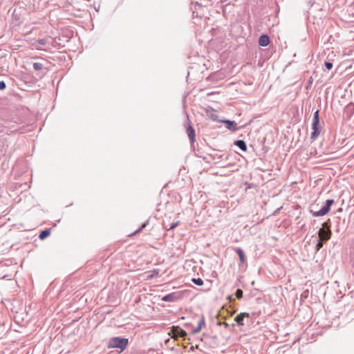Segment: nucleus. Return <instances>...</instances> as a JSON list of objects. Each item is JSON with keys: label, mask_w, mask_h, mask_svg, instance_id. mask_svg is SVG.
Masks as SVG:
<instances>
[{"label": "nucleus", "mask_w": 354, "mask_h": 354, "mask_svg": "<svg viewBox=\"0 0 354 354\" xmlns=\"http://www.w3.org/2000/svg\"><path fill=\"white\" fill-rule=\"evenodd\" d=\"M332 235L330 230V220L325 221L322 224V227L318 231V239L328 241Z\"/></svg>", "instance_id": "1"}, {"label": "nucleus", "mask_w": 354, "mask_h": 354, "mask_svg": "<svg viewBox=\"0 0 354 354\" xmlns=\"http://www.w3.org/2000/svg\"><path fill=\"white\" fill-rule=\"evenodd\" d=\"M128 342V339L124 337H113L109 342V347L120 348L122 351L126 348Z\"/></svg>", "instance_id": "2"}, {"label": "nucleus", "mask_w": 354, "mask_h": 354, "mask_svg": "<svg viewBox=\"0 0 354 354\" xmlns=\"http://www.w3.org/2000/svg\"><path fill=\"white\" fill-rule=\"evenodd\" d=\"M333 203V199H328L326 201L324 205L319 211L313 212L310 210V212L316 217L324 216L329 212L330 207Z\"/></svg>", "instance_id": "3"}, {"label": "nucleus", "mask_w": 354, "mask_h": 354, "mask_svg": "<svg viewBox=\"0 0 354 354\" xmlns=\"http://www.w3.org/2000/svg\"><path fill=\"white\" fill-rule=\"evenodd\" d=\"M251 320L252 317L248 313H241L234 318V321L239 326L249 325L251 323Z\"/></svg>", "instance_id": "4"}, {"label": "nucleus", "mask_w": 354, "mask_h": 354, "mask_svg": "<svg viewBox=\"0 0 354 354\" xmlns=\"http://www.w3.org/2000/svg\"><path fill=\"white\" fill-rule=\"evenodd\" d=\"M187 118L184 124L185 128L186 129V133L190 140L191 143H194L196 140V134L195 130L194 127L191 124V122L189 119L188 115H186Z\"/></svg>", "instance_id": "5"}, {"label": "nucleus", "mask_w": 354, "mask_h": 354, "mask_svg": "<svg viewBox=\"0 0 354 354\" xmlns=\"http://www.w3.org/2000/svg\"><path fill=\"white\" fill-rule=\"evenodd\" d=\"M168 335L171 336V338H178L183 337L185 338L187 336V333L185 330L180 328L178 326H173L171 328Z\"/></svg>", "instance_id": "6"}, {"label": "nucleus", "mask_w": 354, "mask_h": 354, "mask_svg": "<svg viewBox=\"0 0 354 354\" xmlns=\"http://www.w3.org/2000/svg\"><path fill=\"white\" fill-rule=\"evenodd\" d=\"M312 129L313 131L310 135V138L313 140H316L319 136L322 130V127L320 124V122H313L312 123Z\"/></svg>", "instance_id": "7"}, {"label": "nucleus", "mask_w": 354, "mask_h": 354, "mask_svg": "<svg viewBox=\"0 0 354 354\" xmlns=\"http://www.w3.org/2000/svg\"><path fill=\"white\" fill-rule=\"evenodd\" d=\"M180 298V293L174 292L170 294L166 295L162 298V301L166 302H174Z\"/></svg>", "instance_id": "8"}, {"label": "nucleus", "mask_w": 354, "mask_h": 354, "mask_svg": "<svg viewBox=\"0 0 354 354\" xmlns=\"http://www.w3.org/2000/svg\"><path fill=\"white\" fill-rule=\"evenodd\" d=\"M222 122L225 124V127L228 130H230L233 132L238 130L237 124L234 121L230 120H224L222 121Z\"/></svg>", "instance_id": "9"}, {"label": "nucleus", "mask_w": 354, "mask_h": 354, "mask_svg": "<svg viewBox=\"0 0 354 354\" xmlns=\"http://www.w3.org/2000/svg\"><path fill=\"white\" fill-rule=\"evenodd\" d=\"M270 38L267 35H261L259 38V45L263 47L268 46Z\"/></svg>", "instance_id": "10"}, {"label": "nucleus", "mask_w": 354, "mask_h": 354, "mask_svg": "<svg viewBox=\"0 0 354 354\" xmlns=\"http://www.w3.org/2000/svg\"><path fill=\"white\" fill-rule=\"evenodd\" d=\"M235 251H236V254L239 255L241 263L242 265L244 264L246 261V258H245L243 250L240 248H236Z\"/></svg>", "instance_id": "11"}, {"label": "nucleus", "mask_w": 354, "mask_h": 354, "mask_svg": "<svg viewBox=\"0 0 354 354\" xmlns=\"http://www.w3.org/2000/svg\"><path fill=\"white\" fill-rule=\"evenodd\" d=\"M234 144L243 151H245L247 150L246 142L243 140H236Z\"/></svg>", "instance_id": "12"}, {"label": "nucleus", "mask_w": 354, "mask_h": 354, "mask_svg": "<svg viewBox=\"0 0 354 354\" xmlns=\"http://www.w3.org/2000/svg\"><path fill=\"white\" fill-rule=\"evenodd\" d=\"M50 234V232L49 230H42L39 235V238L41 239V240H44L46 238H47Z\"/></svg>", "instance_id": "13"}, {"label": "nucleus", "mask_w": 354, "mask_h": 354, "mask_svg": "<svg viewBox=\"0 0 354 354\" xmlns=\"http://www.w3.org/2000/svg\"><path fill=\"white\" fill-rule=\"evenodd\" d=\"M326 241H324V240H322L320 239H318L317 240V244L315 245V250L316 251H319L324 245V243H326Z\"/></svg>", "instance_id": "14"}, {"label": "nucleus", "mask_w": 354, "mask_h": 354, "mask_svg": "<svg viewBox=\"0 0 354 354\" xmlns=\"http://www.w3.org/2000/svg\"><path fill=\"white\" fill-rule=\"evenodd\" d=\"M192 281L194 284H196L197 286H199L203 285V280L202 279H201V278H193L192 279Z\"/></svg>", "instance_id": "15"}, {"label": "nucleus", "mask_w": 354, "mask_h": 354, "mask_svg": "<svg viewBox=\"0 0 354 354\" xmlns=\"http://www.w3.org/2000/svg\"><path fill=\"white\" fill-rule=\"evenodd\" d=\"M33 68L35 70V71H40L41 69H43L44 68V65L43 64L41 63H39V62H35L33 64Z\"/></svg>", "instance_id": "16"}, {"label": "nucleus", "mask_w": 354, "mask_h": 354, "mask_svg": "<svg viewBox=\"0 0 354 354\" xmlns=\"http://www.w3.org/2000/svg\"><path fill=\"white\" fill-rule=\"evenodd\" d=\"M243 292L241 289H237L235 292V296L237 299H241L243 297Z\"/></svg>", "instance_id": "17"}, {"label": "nucleus", "mask_w": 354, "mask_h": 354, "mask_svg": "<svg viewBox=\"0 0 354 354\" xmlns=\"http://www.w3.org/2000/svg\"><path fill=\"white\" fill-rule=\"evenodd\" d=\"M313 122H319V111L317 110L313 115Z\"/></svg>", "instance_id": "18"}, {"label": "nucleus", "mask_w": 354, "mask_h": 354, "mask_svg": "<svg viewBox=\"0 0 354 354\" xmlns=\"http://www.w3.org/2000/svg\"><path fill=\"white\" fill-rule=\"evenodd\" d=\"M346 111H349V112H351L352 113L354 111V104L353 103L348 104L346 106Z\"/></svg>", "instance_id": "19"}, {"label": "nucleus", "mask_w": 354, "mask_h": 354, "mask_svg": "<svg viewBox=\"0 0 354 354\" xmlns=\"http://www.w3.org/2000/svg\"><path fill=\"white\" fill-rule=\"evenodd\" d=\"M148 221H147L146 222H145L143 224H142V225L140 226V227L139 229H138L134 234H138L139 232H140L147 225H148Z\"/></svg>", "instance_id": "20"}, {"label": "nucleus", "mask_w": 354, "mask_h": 354, "mask_svg": "<svg viewBox=\"0 0 354 354\" xmlns=\"http://www.w3.org/2000/svg\"><path fill=\"white\" fill-rule=\"evenodd\" d=\"M38 44L45 46L48 43V39H40L37 41Z\"/></svg>", "instance_id": "21"}, {"label": "nucleus", "mask_w": 354, "mask_h": 354, "mask_svg": "<svg viewBox=\"0 0 354 354\" xmlns=\"http://www.w3.org/2000/svg\"><path fill=\"white\" fill-rule=\"evenodd\" d=\"M324 66L328 71L331 70L333 66V63L330 62H325Z\"/></svg>", "instance_id": "22"}, {"label": "nucleus", "mask_w": 354, "mask_h": 354, "mask_svg": "<svg viewBox=\"0 0 354 354\" xmlns=\"http://www.w3.org/2000/svg\"><path fill=\"white\" fill-rule=\"evenodd\" d=\"M179 223H180L179 221H176V222H174V223H172L169 225V228H168V230H173V229H174L175 227H176L179 225Z\"/></svg>", "instance_id": "23"}, {"label": "nucleus", "mask_w": 354, "mask_h": 354, "mask_svg": "<svg viewBox=\"0 0 354 354\" xmlns=\"http://www.w3.org/2000/svg\"><path fill=\"white\" fill-rule=\"evenodd\" d=\"M205 325V318L203 316L201 317L198 322V326H201V328Z\"/></svg>", "instance_id": "24"}, {"label": "nucleus", "mask_w": 354, "mask_h": 354, "mask_svg": "<svg viewBox=\"0 0 354 354\" xmlns=\"http://www.w3.org/2000/svg\"><path fill=\"white\" fill-rule=\"evenodd\" d=\"M6 88V84L3 81H0V90H4Z\"/></svg>", "instance_id": "25"}, {"label": "nucleus", "mask_w": 354, "mask_h": 354, "mask_svg": "<svg viewBox=\"0 0 354 354\" xmlns=\"http://www.w3.org/2000/svg\"><path fill=\"white\" fill-rule=\"evenodd\" d=\"M201 326H197L195 329H194L192 330V333L193 334H196V333H198L201 331Z\"/></svg>", "instance_id": "26"}, {"label": "nucleus", "mask_w": 354, "mask_h": 354, "mask_svg": "<svg viewBox=\"0 0 354 354\" xmlns=\"http://www.w3.org/2000/svg\"><path fill=\"white\" fill-rule=\"evenodd\" d=\"M308 295V290H305V291L301 294V298H307Z\"/></svg>", "instance_id": "27"}, {"label": "nucleus", "mask_w": 354, "mask_h": 354, "mask_svg": "<svg viewBox=\"0 0 354 354\" xmlns=\"http://www.w3.org/2000/svg\"><path fill=\"white\" fill-rule=\"evenodd\" d=\"M218 325H222V326H225V328H227L229 326V324L227 323V322H218L217 323Z\"/></svg>", "instance_id": "28"}, {"label": "nucleus", "mask_w": 354, "mask_h": 354, "mask_svg": "<svg viewBox=\"0 0 354 354\" xmlns=\"http://www.w3.org/2000/svg\"><path fill=\"white\" fill-rule=\"evenodd\" d=\"M227 299H230V300H231V299H232V296H231V295H229V296L227 297Z\"/></svg>", "instance_id": "29"}, {"label": "nucleus", "mask_w": 354, "mask_h": 354, "mask_svg": "<svg viewBox=\"0 0 354 354\" xmlns=\"http://www.w3.org/2000/svg\"><path fill=\"white\" fill-rule=\"evenodd\" d=\"M169 342V339L165 340V344H167Z\"/></svg>", "instance_id": "30"}]
</instances>
